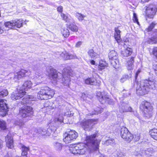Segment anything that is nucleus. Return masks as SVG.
<instances>
[{"label": "nucleus", "instance_id": "nucleus-37", "mask_svg": "<svg viewBox=\"0 0 157 157\" xmlns=\"http://www.w3.org/2000/svg\"><path fill=\"white\" fill-rule=\"evenodd\" d=\"M103 111V109H100V108H98L96 110H94V113L89 114V116L94 115H98V114L101 113Z\"/></svg>", "mask_w": 157, "mask_h": 157}, {"label": "nucleus", "instance_id": "nucleus-15", "mask_svg": "<svg viewBox=\"0 0 157 157\" xmlns=\"http://www.w3.org/2000/svg\"><path fill=\"white\" fill-rule=\"evenodd\" d=\"M8 111V107L5 100L3 99L0 100V112H3L5 114Z\"/></svg>", "mask_w": 157, "mask_h": 157}, {"label": "nucleus", "instance_id": "nucleus-22", "mask_svg": "<svg viewBox=\"0 0 157 157\" xmlns=\"http://www.w3.org/2000/svg\"><path fill=\"white\" fill-rule=\"evenodd\" d=\"M134 57H132L130 60L127 62V68L128 70H131L133 69L134 65Z\"/></svg>", "mask_w": 157, "mask_h": 157}, {"label": "nucleus", "instance_id": "nucleus-35", "mask_svg": "<svg viewBox=\"0 0 157 157\" xmlns=\"http://www.w3.org/2000/svg\"><path fill=\"white\" fill-rule=\"evenodd\" d=\"M69 29L74 32H77L78 30V28L76 25L70 24L69 26Z\"/></svg>", "mask_w": 157, "mask_h": 157}, {"label": "nucleus", "instance_id": "nucleus-23", "mask_svg": "<svg viewBox=\"0 0 157 157\" xmlns=\"http://www.w3.org/2000/svg\"><path fill=\"white\" fill-rule=\"evenodd\" d=\"M67 133L69 134V136H70L71 138L73 140L75 139L78 136V133L73 130H71L70 131H68Z\"/></svg>", "mask_w": 157, "mask_h": 157}, {"label": "nucleus", "instance_id": "nucleus-25", "mask_svg": "<svg viewBox=\"0 0 157 157\" xmlns=\"http://www.w3.org/2000/svg\"><path fill=\"white\" fill-rule=\"evenodd\" d=\"M117 52L114 50H112L109 53V59H116L117 58Z\"/></svg>", "mask_w": 157, "mask_h": 157}, {"label": "nucleus", "instance_id": "nucleus-11", "mask_svg": "<svg viewBox=\"0 0 157 157\" xmlns=\"http://www.w3.org/2000/svg\"><path fill=\"white\" fill-rule=\"evenodd\" d=\"M31 73V71L29 70H21L20 71L13 74V76L11 77L10 79L16 81L25 76L29 75Z\"/></svg>", "mask_w": 157, "mask_h": 157}, {"label": "nucleus", "instance_id": "nucleus-63", "mask_svg": "<svg viewBox=\"0 0 157 157\" xmlns=\"http://www.w3.org/2000/svg\"><path fill=\"white\" fill-rule=\"evenodd\" d=\"M150 0H141V2L142 3H144L147 2L149 1Z\"/></svg>", "mask_w": 157, "mask_h": 157}, {"label": "nucleus", "instance_id": "nucleus-31", "mask_svg": "<svg viewBox=\"0 0 157 157\" xmlns=\"http://www.w3.org/2000/svg\"><path fill=\"white\" fill-rule=\"evenodd\" d=\"M85 83L87 84H90L91 85H95L96 82L94 79L90 78H88L85 81Z\"/></svg>", "mask_w": 157, "mask_h": 157}, {"label": "nucleus", "instance_id": "nucleus-30", "mask_svg": "<svg viewBox=\"0 0 157 157\" xmlns=\"http://www.w3.org/2000/svg\"><path fill=\"white\" fill-rule=\"evenodd\" d=\"M61 16L63 18V19L66 22H69L71 20V17L69 15L64 14L63 13H61Z\"/></svg>", "mask_w": 157, "mask_h": 157}, {"label": "nucleus", "instance_id": "nucleus-18", "mask_svg": "<svg viewBox=\"0 0 157 157\" xmlns=\"http://www.w3.org/2000/svg\"><path fill=\"white\" fill-rule=\"evenodd\" d=\"M132 49L129 47L125 49L122 52V55L124 57H127L131 55L132 53Z\"/></svg>", "mask_w": 157, "mask_h": 157}, {"label": "nucleus", "instance_id": "nucleus-21", "mask_svg": "<svg viewBox=\"0 0 157 157\" xmlns=\"http://www.w3.org/2000/svg\"><path fill=\"white\" fill-rule=\"evenodd\" d=\"M56 128L54 126H52L50 128H47L46 132V136H49L51 134L54 133L56 130Z\"/></svg>", "mask_w": 157, "mask_h": 157}, {"label": "nucleus", "instance_id": "nucleus-46", "mask_svg": "<svg viewBox=\"0 0 157 157\" xmlns=\"http://www.w3.org/2000/svg\"><path fill=\"white\" fill-rule=\"evenodd\" d=\"M154 152L153 149L152 148H149L145 150V152L146 155H150V153H152Z\"/></svg>", "mask_w": 157, "mask_h": 157}, {"label": "nucleus", "instance_id": "nucleus-8", "mask_svg": "<svg viewBox=\"0 0 157 157\" xmlns=\"http://www.w3.org/2000/svg\"><path fill=\"white\" fill-rule=\"evenodd\" d=\"M98 122L97 119H89L81 122L80 124L85 131H90Z\"/></svg>", "mask_w": 157, "mask_h": 157}, {"label": "nucleus", "instance_id": "nucleus-57", "mask_svg": "<svg viewBox=\"0 0 157 157\" xmlns=\"http://www.w3.org/2000/svg\"><path fill=\"white\" fill-rule=\"evenodd\" d=\"M151 40L154 43H156L157 42V38L156 37H152L151 39Z\"/></svg>", "mask_w": 157, "mask_h": 157}, {"label": "nucleus", "instance_id": "nucleus-28", "mask_svg": "<svg viewBox=\"0 0 157 157\" xmlns=\"http://www.w3.org/2000/svg\"><path fill=\"white\" fill-rule=\"evenodd\" d=\"M61 32L63 35L65 37H68L70 35L69 30L67 28H63L62 29Z\"/></svg>", "mask_w": 157, "mask_h": 157}, {"label": "nucleus", "instance_id": "nucleus-19", "mask_svg": "<svg viewBox=\"0 0 157 157\" xmlns=\"http://www.w3.org/2000/svg\"><path fill=\"white\" fill-rule=\"evenodd\" d=\"M63 137L64 138L63 139V140L66 144L70 143L73 140L71 138V136H69L67 132H66L64 134Z\"/></svg>", "mask_w": 157, "mask_h": 157}, {"label": "nucleus", "instance_id": "nucleus-10", "mask_svg": "<svg viewBox=\"0 0 157 157\" xmlns=\"http://www.w3.org/2000/svg\"><path fill=\"white\" fill-rule=\"evenodd\" d=\"M120 131L121 136V137L128 142H130L133 139V135L128 131L126 127H122Z\"/></svg>", "mask_w": 157, "mask_h": 157}, {"label": "nucleus", "instance_id": "nucleus-55", "mask_svg": "<svg viewBox=\"0 0 157 157\" xmlns=\"http://www.w3.org/2000/svg\"><path fill=\"white\" fill-rule=\"evenodd\" d=\"M115 32L114 35H120L121 31L117 28H115Z\"/></svg>", "mask_w": 157, "mask_h": 157}, {"label": "nucleus", "instance_id": "nucleus-27", "mask_svg": "<svg viewBox=\"0 0 157 157\" xmlns=\"http://www.w3.org/2000/svg\"><path fill=\"white\" fill-rule=\"evenodd\" d=\"M87 53L89 56L91 58H94L98 55L97 54L94 52L93 49H90Z\"/></svg>", "mask_w": 157, "mask_h": 157}, {"label": "nucleus", "instance_id": "nucleus-6", "mask_svg": "<svg viewBox=\"0 0 157 157\" xmlns=\"http://www.w3.org/2000/svg\"><path fill=\"white\" fill-rule=\"evenodd\" d=\"M140 108L143 111L144 115L146 117L150 118L152 116L153 108L150 102L146 101H143L140 104Z\"/></svg>", "mask_w": 157, "mask_h": 157}, {"label": "nucleus", "instance_id": "nucleus-14", "mask_svg": "<svg viewBox=\"0 0 157 157\" xmlns=\"http://www.w3.org/2000/svg\"><path fill=\"white\" fill-rule=\"evenodd\" d=\"M6 141L8 148L13 149L14 147L13 138L10 134H8L6 137Z\"/></svg>", "mask_w": 157, "mask_h": 157}, {"label": "nucleus", "instance_id": "nucleus-62", "mask_svg": "<svg viewBox=\"0 0 157 157\" xmlns=\"http://www.w3.org/2000/svg\"><path fill=\"white\" fill-rule=\"evenodd\" d=\"M3 146V142L0 140V149L2 148Z\"/></svg>", "mask_w": 157, "mask_h": 157}, {"label": "nucleus", "instance_id": "nucleus-52", "mask_svg": "<svg viewBox=\"0 0 157 157\" xmlns=\"http://www.w3.org/2000/svg\"><path fill=\"white\" fill-rule=\"evenodd\" d=\"M105 94L104 92H98L97 93V96L98 97V98H100L103 95H104Z\"/></svg>", "mask_w": 157, "mask_h": 157}, {"label": "nucleus", "instance_id": "nucleus-56", "mask_svg": "<svg viewBox=\"0 0 157 157\" xmlns=\"http://www.w3.org/2000/svg\"><path fill=\"white\" fill-rule=\"evenodd\" d=\"M41 133L43 135H45L46 134V131L47 130V128H42L41 129Z\"/></svg>", "mask_w": 157, "mask_h": 157}, {"label": "nucleus", "instance_id": "nucleus-54", "mask_svg": "<svg viewBox=\"0 0 157 157\" xmlns=\"http://www.w3.org/2000/svg\"><path fill=\"white\" fill-rule=\"evenodd\" d=\"M63 119L62 116L60 117L59 118H56L55 119V121H59L61 123L63 121Z\"/></svg>", "mask_w": 157, "mask_h": 157}, {"label": "nucleus", "instance_id": "nucleus-36", "mask_svg": "<svg viewBox=\"0 0 157 157\" xmlns=\"http://www.w3.org/2000/svg\"><path fill=\"white\" fill-rule=\"evenodd\" d=\"M106 65L107 64L105 62L102 61L101 62H100L98 67L99 70H102L105 67L107 66Z\"/></svg>", "mask_w": 157, "mask_h": 157}, {"label": "nucleus", "instance_id": "nucleus-40", "mask_svg": "<svg viewBox=\"0 0 157 157\" xmlns=\"http://www.w3.org/2000/svg\"><path fill=\"white\" fill-rule=\"evenodd\" d=\"M8 94V91L7 90H4L0 92V98L6 96ZM0 100L1 99H0Z\"/></svg>", "mask_w": 157, "mask_h": 157}, {"label": "nucleus", "instance_id": "nucleus-59", "mask_svg": "<svg viewBox=\"0 0 157 157\" xmlns=\"http://www.w3.org/2000/svg\"><path fill=\"white\" fill-rule=\"evenodd\" d=\"M63 8L62 6H59L57 8V10L59 12H62L63 11Z\"/></svg>", "mask_w": 157, "mask_h": 157}, {"label": "nucleus", "instance_id": "nucleus-39", "mask_svg": "<svg viewBox=\"0 0 157 157\" xmlns=\"http://www.w3.org/2000/svg\"><path fill=\"white\" fill-rule=\"evenodd\" d=\"M70 150L71 151L72 153L74 154H78L79 147L76 146L70 148Z\"/></svg>", "mask_w": 157, "mask_h": 157}, {"label": "nucleus", "instance_id": "nucleus-7", "mask_svg": "<svg viewBox=\"0 0 157 157\" xmlns=\"http://www.w3.org/2000/svg\"><path fill=\"white\" fill-rule=\"evenodd\" d=\"M4 25L6 28L10 29H15L22 26L23 21L21 19H15L5 22Z\"/></svg>", "mask_w": 157, "mask_h": 157}, {"label": "nucleus", "instance_id": "nucleus-47", "mask_svg": "<svg viewBox=\"0 0 157 157\" xmlns=\"http://www.w3.org/2000/svg\"><path fill=\"white\" fill-rule=\"evenodd\" d=\"M133 20L134 22H136L138 25H139L136 14L135 13H134L133 14Z\"/></svg>", "mask_w": 157, "mask_h": 157}, {"label": "nucleus", "instance_id": "nucleus-9", "mask_svg": "<svg viewBox=\"0 0 157 157\" xmlns=\"http://www.w3.org/2000/svg\"><path fill=\"white\" fill-rule=\"evenodd\" d=\"M146 15L148 17L153 18L157 11V7L153 4H150L145 7Z\"/></svg>", "mask_w": 157, "mask_h": 157}, {"label": "nucleus", "instance_id": "nucleus-64", "mask_svg": "<svg viewBox=\"0 0 157 157\" xmlns=\"http://www.w3.org/2000/svg\"><path fill=\"white\" fill-rule=\"evenodd\" d=\"M154 71L155 74L157 75V65H156L154 69Z\"/></svg>", "mask_w": 157, "mask_h": 157}, {"label": "nucleus", "instance_id": "nucleus-33", "mask_svg": "<svg viewBox=\"0 0 157 157\" xmlns=\"http://www.w3.org/2000/svg\"><path fill=\"white\" fill-rule=\"evenodd\" d=\"M75 16L80 21H82L83 20L84 18L86 17V16L78 13H76L75 14Z\"/></svg>", "mask_w": 157, "mask_h": 157}, {"label": "nucleus", "instance_id": "nucleus-13", "mask_svg": "<svg viewBox=\"0 0 157 157\" xmlns=\"http://www.w3.org/2000/svg\"><path fill=\"white\" fill-rule=\"evenodd\" d=\"M119 111L121 113L126 112H133L132 108L129 105L124 102L122 103L119 106Z\"/></svg>", "mask_w": 157, "mask_h": 157}, {"label": "nucleus", "instance_id": "nucleus-41", "mask_svg": "<svg viewBox=\"0 0 157 157\" xmlns=\"http://www.w3.org/2000/svg\"><path fill=\"white\" fill-rule=\"evenodd\" d=\"M86 148L85 147L83 146H82V148L80 149V150L78 149V154L81 155L84 154L86 152Z\"/></svg>", "mask_w": 157, "mask_h": 157}, {"label": "nucleus", "instance_id": "nucleus-45", "mask_svg": "<svg viewBox=\"0 0 157 157\" xmlns=\"http://www.w3.org/2000/svg\"><path fill=\"white\" fill-rule=\"evenodd\" d=\"M155 24L154 22L152 23L148 28L147 29V31L150 32L155 27Z\"/></svg>", "mask_w": 157, "mask_h": 157}, {"label": "nucleus", "instance_id": "nucleus-24", "mask_svg": "<svg viewBox=\"0 0 157 157\" xmlns=\"http://www.w3.org/2000/svg\"><path fill=\"white\" fill-rule=\"evenodd\" d=\"M151 136L153 139L157 140V128H153L150 132Z\"/></svg>", "mask_w": 157, "mask_h": 157}, {"label": "nucleus", "instance_id": "nucleus-50", "mask_svg": "<svg viewBox=\"0 0 157 157\" xmlns=\"http://www.w3.org/2000/svg\"><path fill=\"white\" fill-rule=\"evenodd\" d=\"M16 124L18 125L19 126H21L24 124V123L21 120H17L15 122Z\"/></svg>", "mask_w": 157, "mask_h": 157}, {"label": "nucleus", "instance_id": "nucleus-34", "mask_svg": "<svg viewBox=\"0 0 157 157\" xmlns=\"http://www.w3.org/2000/svg\"><path fill=\"white\" fill-rule=\"evenodd\" d=\"M115 140L112 138H109L108 140H107L105 142V144L106 145H113L115 143Z\"/></svg>", "mask_w": 157, "mask_h": 157}, {"label": "nucleus", "instance_id": "nucleus-20", "mask_svg": "<svg viewBox=\"0 0 157 157\" xmlns=\"http://www.w3.org/2000/svg\"><path fill=\"white\" fill-rule=\"evenodd\" d=\"M111 65L114 68L117 69L119 67V63L117 59H109Z\"/></svg>", "mask_w": 157, "mask_h": 157}, {"label": "nucleus", "instance_id": "nucleus-49", "mask_svg": "<svg viewBox=\"0 0 157 157\" xmlns=\"http://www.w3.org/2000/svg\"><path fill=\"white\" fill-rule=\"evenodd\" d=\"M133 138L135 141H137L139 140L140 138V135L139 134H138L137 135H135L133 136Z\"/></svg>", "mask_w": 157, "mask_h": 157}, {"label": "nucleus", "instance_id": "nucleus-2", "mask_svg": "<svg viewBox=\"0 0 157 157\" xmlns=\"http://www.w3.org/2000/svg\"><path fill=\"white\" fill-rule=\"evenodd\" d=\"M157 81L152 78L144 80L138 84L136 90L137 93L140 95H144L148 93L151 90L155 89L157 87Z\"/></svg>", "mask_w": 157, "mask_h": 157}, {"label": "nucleus", "instance_id": "nucleus-29", "mask_svg": "<svg viewBox=\"0 0 157 157\" xmlns=\"http://www.w3.org/2000/svg\"><path fill=\"white\" fill-rule=\"evenodd\" d=\"M33 70L36 75L39 77L42 75V73L41 71L37 67L34 66L33 67Z\"/></svg>", "mask_w": 157, "mask_h": 157}, {"label": "nucleus", "instance_id": "nucleus-48", "mask_svg": "<svg viewBox=\"0 0 157 157\" xmlns=\"http://www.w3.org/2000/svg\"><path fill=\"white\" fill-rule=\"evenodd\" d=\"M128 75H124L122 76V77L120 79V81L121 82H124L128 78Z\"/></svg>", "mask_w": 157, "mask_h": 157}, {"label": "nucleus", "instance_id": "nucleus-17", "mask_svg": "<svg viewBox=\"0 0 157 157\" xmlns=\"http://www.w3.org/2000/svg\"><path fill=\"white\" fill-rule=\"evenodd\" d=\"M60 56L67 60L73 59L75 58L74 56L70 54L65 51L63 52L60 54Z\"/></svg>", "mask_w": 157, "mask_h": 157}, {"label": "nucleus", "instance_id": "nucleus-58", "mask_svg": "<svg viewBox=\"0 0 157 157\" xmlns=\"http://www.w3.org/2000/svg\"><path fill=\"white\" fill-rule=\"evenodd\" d=\"M130 95V94L129 92H127L126 93H123V96L124 97H127Z\"/></svg>", "mask_w": 157, "mask_h": 157}, {"label": "nucleus", "instance_id": "nucleus-42", "mask_svg": "<svg viewBox=\"0 0 157 157\" xmlns=\"http://www.w3.org/2000/svg\"><path fill=\"white\" fill-rule=\"evenodd\" d=\"M6 128L5 122L3 121H0V128L2 130H5Z\"/></svg>", "mask_w": 157, "mask_h": 157}, {"label": "nucleus", "instance_id": "nucleus-4", "mask_svg": "<svg viewBox=\"0 0 157 157\" xmlns=\"http://www.w3.org/2000/svg\"><path fill=\"white\" fill-rule=\"evenodd\" d=\"M32 99L29 96L27 98H24L21 103L26 105L22 107L19 109L20 114L23 118H25L30 116L33 114V108L29 106L30 104L31 103V101Z\"/></svg>", "mask_w": 157, "mask_h": 157}, {"label": "nucleus", "instance_id": "nucleus-26", "mask_svg": "<svg viewBox=\"0 0 157 157\" xmlns=\"http://www.w3.org/2000/svg\"><path fill=\"white\" fill-rule=\"evenodd\" d=\"M32 83L30 81H27L25 82L22 86V89L25 90L28 88H30L31 87Z\"/></svg>", "mask_w": 157, "mask_h": 157}, {"label": "nucleus", "instance_id": "nucleus-5", "mask_svg": "<svg viewBox=\"0 0 157 157\" xmlns=\"http://www.w3.org/2000/svg\"><path fill=\"white\" fill-rule=\"evenodd\" d=\"M54 94V90L47 86L43 87L41 88L38 93V98L41 99L47 100L52 98Z\"/></svg>", "mask_w": 157, "mask_h": 157}, {"label": "nucleus", "instance_id": "nucleus-61", "mask_svg": "<svg viewBox=\"0 0 157 157\" xmlns=\"http://www.w3.org/2000/svg\"><path fill=\"white\" fill-rule=\"evenodd\" d=\"M140 71L139 70H138L137 72H136L135 74V78L136 79V78L137 77H138L139 74L140 73Z\"/></svg>", "mask_w": 157, "mask_h": 157}, {"label": "nucleus", "instance_id": "nucleus-60", "mask_svg": "<svg viewBox=\"0 0 157 157\" xmlns=\"http://www.w3.org/2000/svg\"><path fill=\"white\" fill-rule=\"evenodd\" d=\"M82 44V42L81 41H78L75 44V47H79Z\"/></svg>", "mask_w": 157, "mask_h": 157}, {"label": "nucleus", "instance_id": "nucleus-38", "mask_svg": "<svg viewBox=\"0 0 157 157\" xmlns=\"http://www.w3.org/2000/svg\"><path fill=\"white\" fill-rule=\"evenodd\" d=\"M115 155V157H124L125 155V154L120 151H117L116 152Z\"/></svg>", "mask_w": 157, "mask_h": 157}, {"label": "nucleus", "instance_id": "nucleus-32", "mask_svg": "<svg viewBox=\"0 0 157 157\" xmlns=\"http://www.w3.org/2000/svg\"><path fill=\"white\" fill-rule=\"evenodd\" d=\"M29 147H27L24 145H23L21 147V151L22 153L21 155H27L28 152L29 150Z\"/></svg>", "mask_w": 157, "mask_h": 157}, {"label": "nucleus", "instance_id": "nucleus-1", "mask_svg": "<svg viewBox=\"0 0 157 157\" xmlns=\"http://www.w3.org/2000/svg\"><path fill=\"white\" fill-rule=\"evenodd\" d=\"M72 71L70 67L65 68L63 71V74L53 68H50L48 72V75L52 82L57 83L60 82L65 86H68L70 82V76H71Z\"/></svg>", "mask_w": 157, "mask_h": 157}, {"label": "nucleus", "instance_id": "nucleus-51", "mask_svg": "<svg viewBox=\"0 0 157 157\" xmlns=\"http://www.w3.org/2000/svg\"><path fill=\"white\" fill-rule=\"evenodd\" d=\"M152 54L157 58V47L153 48L152 50Z\"/></svg>", "mask_w": 157, "mask_h": 157}, {"label": "nucleus", "instance_id": "nucleus-3", "mask_svg": "<svg viewBox=\"0 0 157 157\" xmlns=\"http://www.w3.org/2000/svg\"><path fill=\"white\" fill-rule=\"evenodd\" d=\"M98 136V134L97 133H95L86 137V145L90 153H93L94 151L98 149L101 140L95 139Z\"/></svg>", "mask_w": 157, "mask_h": 157}, {"label": "nucleus", "instance_id": "nucleus-53", "mask_svg": "<svg viewBox=\"0 0 157 157\" xmlns=\"http://www.w3.org/2000/svg\"><path fill=\"white\" fill-rule=\"evenodd\" d=\"M114 36L117 42L118 43L120 41V35H114Z\"/></svg>", "mask_w": 157, "mask_h": 157}, {"label": "nucleus", "instance_id": "nucleus-16", "mask_svg": "<svg viewBox=\"0 0 157 157\" xmlns=\"http://www.w3.org/2000/svg\"><path fill=\"white\" fill-rule=\"evenodd\" d=\"M98 99L100 102L101 104H104L107 102L108 103H109V101H110L109 96L106 94H105L101 98H98Z\"/></svg>", "mask_w": 157, "mask_h": 157}, {"label": "nucleus", "instance_id": "nucleus-12", "mask_svg": "<svg viewBox=\"0 0 157 157\" xmlns=\"http://www.w3.org/2000/svg\"><path fill=\"white\" fill-rule=\"evenodd\" d=\"M25 93V92L24 90L20 89L18 90L17 88V91L12 93L11 97L13 100H18L23 97Z\"/></svg>", "mask_w": 157, "mask_h": 157}, {"label": "nucleus", "instance_id": "nucleus-43", "mask_svg": "<svg viewBox=\"0 0 157 157\" xmlns=\"http://www.w3.org/2000/svg\"><path fill=\"white\" fill-rule=\"evenodd\" d=\"M131 43L129 41L128 39H126L124 41V46L125 48H127L130 46Z\"/></svg>", "mask_w": 157, "mask_h": 157}, {"label": "nucleus", "instance_id": "nucleus-44", "mask_svg": "<svg viewBox=\"0 0 157 157\" xmlns=\"http://www.w3.org/2000/svg\"><path fill=\"white\" fill-rule=\"evenodd\" d=\"M54 145L56 149L58 150H60L62 149V145L60 143L56 142Z\"/></svg>", "mask_w": 157, "mask_h": 157}]
</instances>
